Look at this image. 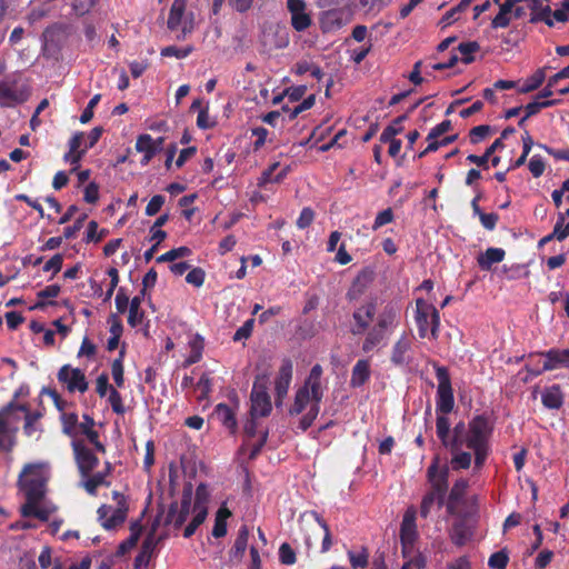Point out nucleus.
Returning <instances> with one entry per match:
<instances>
[{"mask_svg": "<svg viewBox=\"0 0 569 569\" xmlns=\"http://www.w3.org/2000/svg\"><path fill=\"white\" fill-rule=\"evenodd\" d=\"M84 139L86 134L82 132L73 134V137L69 141V151L63 157L66 162L77 164L80 161L81 157L88 150L86 148Z\"/></svg>", "mask_w": 569, "mask_h": 569, "instance_id": "obj_25", "label": "nucleus"}, {"mask_svg": "<svg viewBox=\"0 0 569 569\" xmlns=\"http://www.w3.org/2000/svg\"><path fill=\"white\" fill-rule=\"evenodd\" d=\"M462 446L465 445L460 440L459 426H456L453 430V438L449 446L453 455L451 459V466L453 469H467L471 465V453L461 451Z\"/></svg>", "mask_w": 569, "mask_h": 569, "instance_id": "obj_23", "label": "nucleus"}, {"mask_svg": "<svg viewBox=\"0 0 569 569\" xmlns=\"http://www.w3.org/2000/svg\"><path fill=\"white\" fill-rule=\"evenodd\" d=\"M103 485H108L106 481V475L98 472L92 477H89L87 480L82 482L83 488L88 493L94 496L97 493V488Z\"/></svg>", "mask_w": 569, "mask_h": 569, "instance_id": "obj_48", "label": "nucleus"}, {"mask_svg": "<svg viewBox=\"0 0 569 569\" xmlns=\"http://www.w3.org/2000/svg\"><path fill=\"white\" fill-rule=\"evenodd\" d=\"M550 104H551V101H539V100L528 103L525 108L526 114L519 121V126H522L528 118L538 113L542 108L549 107Z\"/></svg>", "mask_w": 569, "mask_h": 569, "instance_id": "obj_55", "label": "nucleus"}, {"mask_svg": "<svg viewBox=\"0 0 569 569\" xmlns=\"http://www.w3.org/2000/svg\"><path fill=\"white\" fill-rule=\"evenodd\" d=\"M553 236L559 241H562L569 236V221L565 223V218L561 214L553 228Z\"/></svg>", "mask_w": 569, "mask_h": 569, "instance_id": "obj_64", "label": "nucleus"}, {"mask_svg": "<svg viewBox=\"0 0 569 569\" xmlns=\"http://www.w3.org/2000/svg\"><path fill=\"white\" fill-rule=\"evenodd\" d=\"M142 299L143 291L141 292V296H136L130 300L128 323L132 328L138 327L143 321V311L140 308Z\"/></svg>", "mask_w": 569, "mask_h": 569, "instance_id": "obj_34", "label": "nucleus"}, {"mask_svg": "<svg viewBox=\"0 0 569 569\" xmlns=\"http://www.w3.org/2000/svg\"><path fill=\"white\" fill-rule=\"evenodd\" d=\"M111 375L117 385V387L121 388L124 383L123 378V362H122V353L119 358L114 359L111 365Z\"/></svg>", "mask_w": 569, "mask_h": 569, "instance_id": "obj_53", "label": "nucleus"}, {"mask_svg": "<svg viewBox=\"0 0 569 569\" xmlns=\"http://www.w3.org/2000/svg\"><path fill=\"white\" fill-rule=\"evenodd\" d=\"M230 511L226 508H220L216 515L212 536L216 538L224 537L227 533V519L230 517Z\"/></svg>", "mask_w": 569, "mask_h": 569, "instance_id": "obj_39", "label": "nucleus"}, {"mask_svg": "<svg viewBox=\"0 0 569 569\" xmlns=\"http://www.w3.org/2000/svg\"><path fill=\"white\" fill-rule=\"evenodd\" d=\"M417 537L416 510L415 508H409L403 515L400 528V540L405 556L412 551Z\"/></svg>", "mask_w": 569, "mask_h": 569, "instance_id": "obj_14", "label": "nucleus"}, {"mask_svg": "<svg viewBox=\"0 0 569 569\" xmlns=\"http://www.w3.org/2000/svg\"><path fill=\"white\" fill-rule=\"evenodd\" d=\"M348 558L353 568H366L369 561V552L361 547L358 550H349Z\"/></svg>", "mask_w": 569, "mask_h": 569, "instance_id": "obj_44", "label": "nucleus"}, {"mask_svg": "<svg viewBox=\"0 0 569 569\" xmlns=\"http://www.w3.org/2000/svg\"><path fill=\"white\" fill-rule=\"evenodd\" d=\"M505 256L506 252L501 248H488L477 258V261L482 270H490L492 264L501 262Z\"/></svg>", "mask_w": 569, "mask_h": 569, "instance_id": "obj_30", "label": "nucleus"}, {"mask_svg": "<svg viewBox=\"0 0 569 569\" xmlns=\"http://www.w3.org/2000/svg\"><path fill=\"white\" fill-rule=\"evenodd\" d=\"M436 377L438 380L437 411L448 413L452 410L455 403L450 377L447 369L443 367L437 368Z\"/></svg>", "mask_w": 569, "mask_h": 569, "instance_id": "obj_11", "label": "nucleus"}, {"mask_svg": "<svg viewBox=\"0 0 569 569\" xmlns=\"http://www.w3.org/2000/svg\"><path fill=\"white\" fill-rule=\"evenodd\" d=\"M406 119V116H400L393 120V122L383 129L380 134V141L387 143L390 140H395V137L402 130L401 123Z\"/></svg>", "mask_w": 569, "mask_h": 569, "instance_id": "obj_45", "label": "nucleus"}, {"mask_svg": "<svg viewBox=\"0 0 569 569\" xmlns=\"http://www.w3.org/2000/svg\"><path fill=\"white\" fill-rule=\"evenodd\" d=\"M186 10V0H173L169 18H168V28L172 31L178 30L182 20L187 17L184 16Z\"/></svg>", "mask_w": 569, "mask_h": 569, "instance_id": "obj_31", "label": "nucleus"}, {"mask_svg": "<svg viewBox=\"0 0 569 569\" xmlns=\"http://www.w3.org/2000/svg\"><path fill=\"white\" fill-rule=\"evenodd\" d=\"M72 448L74 451L76 460L81 473L87 477L93 470L99 460L98 458L83 445L81 440H72Z\"/></svg>", "mask_w": 569, "mask_h": 569, "instance_id": "obj_20", "label": "nucleus"}, {"mask_svg": "<svg viewBox=\"0 0 569 569\" xmlns=\"http://www.w3.org/2000/svg\"><path fill=\"white\" fill-rule=\"evenodd\" d=\"M17 487L18 495L26 499L20 507V515L23 518L36 517V462H29L23 467Z\"/></svg>", "mask_w": 569, "mask_h": 569, "instance_id": "obj_5", "label": "nucleus"}, {"mask_svg": "<svg viewBox=\"0 0 569 569\" xmlns=\"http://www.w3.org/2000/svg\"><path fill=\"white\" fill-rule=\"evenodd\" d=\"M445 415L446 413L438 415L436 428H437V436L441 440L442 445L445 447H449L452 441L449 438L450 422H449V419Z\"/></svg>", "mask_w": 569, "mask_h": 569, "instance_id": "obj_41", "label": "nucleus"}, {"mask_svg": "<svg viewBox=\"0 0 569 569\" xmlns=\"http://www.w3.org/2000/svg\"><path fill=\"white\" fill-rule=\"evenodd\" d=\"M190 355L186 359V365L198 362L202 357L203 339L200 336H194L189 341Z\"/></svg>", "mask_w": 569, "mask_h": 569, "instance_id": "obj_42", "label": "nucleus"}, {"mask_svg": "<svg viewBox=\"0 0 569 569\" xmlns=\"http://www.w3.org/2000/svg\"><path fill=\"white\" fill-rule=\"evenodd\" d=\"M398 309L387 306L378 316L376 325L367 332L362 343L363 352H370L385 345L387 335L398 322Z\"/></svg>", "mask_w": 569, "mask_h": 569, "instance_id": "obj_4", "label": "nucleus"}, {"mask_svg": "<svg viewBox=\"0 0 569 569\" xmlns=\"http://www.w3.org/2000/svg\"><path fill=\"white\" fill-rule=\"evenodd\" d=\"M108 400H109V403L111 405L112 410L116 413L122 415L124 412V406L122 403V398H121L120 393L114 388H110V393H109Z\"/></svg>", "mask_w": 569, "mask_h": 569, "instance_id": "obj_62", "label": "nucleus"}, {"mask_svg": "<svg viewBox=\"0 0 569 569\" xmlns=\"http://www.w3.org/2000/svg\"><path fill=\"white\" fill-rule=\"evenodd\" d=\"M412 339L402 335L392 347L391 361L396 366H403L411 360Z\"/></svg>", "mask_w": 569, "mask_h": 569, "instance_id": "obj_24", "label": "nucleus"}, {"mask_svg": "<svg viewBox=\"0 0 569 569\" xmlns=\"http://www.w3.org/2000/svg\"><path fill=\"white\" fill-rule=\"evenodd\" d=\"M208 510L207 507H192V520L184 528L183 537L190 538L197 530V528L204 521Z\"/></svg>", "mask_w": 569, "mask_h": 569, "instance_id": "obj_35", "label": "nucleus"}, {"mask_svg": "<svg viewBox=\"0 0 569 569\" xmlns=\"http://www.w3.org/2000/svg\"><path fill=\"white\" fill-rule=\"evenodd\" d=\"M542 405L551 410H557L563 405V393L560 386L552 385L546 388L541 393Z\"/></svg>", "mask_w": 569, "mask_h": 569, "instance_id": "obj_26", "label": "nucleus"}, {"mask_svg": "<svg viewBox=\"0 0 569 569\" xmlns=\"http://www.w3.org/2000/svg\"><path fill=\"white\" fill-rule=\"evenodd\" d=\"M208 510L207 507H192V520L184 528L183 537L190 538L197 530V528L204 521Z\"/></svg>", "mask_w": 569, "mask_h": 569, "instance_id": "obj_36", "label": "nucleus"}, {"mask_svg": "<svg viewBox=\"0 0 569 569\" xmlns=\"http://www.w3.org/2000/svg\"><path fill=\"white\" fill-rule=\"evenodd\" d=\"M31 96V89L14 74L0 81V106L12 107L22 103Z\"/></svg>", "mask_w": 569, "mask_h": 569, "instance_id": "obj_7", "label": "nucleus"}, {"mask_svg": "<svg viewBox=\"0 0 569 569\" xmlns=\"http://www.w3.org/2000/svg\"><path fill=\"white\" fill-rule=\"evenodd\" d=\"M443 500H445V496H440L439 493L435 492V491H430L428 492L423 499H422V502H421V508H420V513L423 518H426L432 506L435 503H438L439 507L442 506L443 503Z\"/></svg>", "mask_w": 569, "mask_h": 569, "instance_id": "obj_43", "label": "nucleus"}, {"mask_svg": "<svg viewBox=\"0 0 569 569\" xmlns=\"http://www.w3.org/2000/svg\"><path fill=\"white\" fill-rule=\"evenodd\" d=\"M213 418L222 423L231 433L237 430V419L233 410L224 405L219 403L213 411Z\"/></svg>", "mask_w": 569, "mask_h": 569, "instance_id": "obj_27", "label": "nucleus"}, {"mask_svg": "<svg viewBox=\"0 0 569 569\" xmlns=\"http://www.w3.org/2000/svg\"><path fill=\"white\" fill-rule=\"evenodd\" d=\"M60 418L63 433L74 440L78 436V416L73 412H62Z\"/></svg>", "mask_w": 569, "mask_h": 569, "instance_id": "obj_38", "label": "nucleus"}, {"mask_svg": "<svg viewBox=\"0 0 569 569\" xmlns=\"http://www.w3.org/2000/svg\"><path fill=\"white\" fill-rule=\"evenodd\" d=\"M22 420L24 433L31 436L34 430L36 413L31 412L30 406L11 400L0 409V452L12 451Z\"/></svg>", "mask_w": 569, "mask_h": 569, "instance_id": "obj_2", "label": "nucleus"}, {"mask_svg": "<svg viewBox=\"0 0 569 569\" xmlns=\"http://www.w3.org/2000/svg\"><path fill=\"white\" fill-rule=\"evenodd\" d=\"M261 41L269 50L283 49L290 41L288 29L279 23H266Z\"/></svg>", "mask_w": 569, "mask_h": 569, "instance_id": "obj_12", "label": "nucleus"}, {"mask_svg": "<svg viewBox=\"0 0 569 569\" xmlns=\"http://www.w3.org/2000/svg\"><path fill=\"white\" fill-rule=\"evenodd\" d=\"M279 167V162L272 163L267 170L262 172L261 178L259 179V186L262 187L269 182H280L288 173V167L283 168L281 171L274 174L276 170Z\"/></svg>", "mask_w": 569, "mask_h": 569, "instance_id": "obj_37", "label": "nucleus"}, {"mask_svg": "<svg viewBox=\"0 0 569 569\" xmlns=\"http://www.w3.org/2000/svg\"><path fill=\"white\" fill-rule=\"evenodd\" d=\"M194 50L193 46H186L178 48L176 46H168L161 49L162 57H174L177 59L187 58Z\"/></svg>", "mask_w": 569, "mask_h": 569, "instance_id": "obj_47", "label": "nucleus"}, {"mask_svg": "<svg viewBox=\"0 0 569 569\" xmlns=\"http://www.w3.org/2000/svg\"><path fill=\"white\" fill-rule=\"evenodd\" d=\"M545 80V73L542 70H538L532 77H530L526 83L519 89V92L527 93L539 88Z\"/></svg>", "mask_w": 569, "mask_h": 569, "instance_id": "obj_51", "label": "nucleus"}, {"mask_svg": "<svg viewBox=\"0 0 569 569\" xmlns=\"http://www.w3.org/2000/svg\"><path fill=\"white\" fill-rule=\"evenodd\" d=\"M508 560V555L503 550L497 551L490 556L488 566L491 569H506Z\"/></svg>", "mask_w": 569, "mask_h": 569, "instance_id": "obj_56", "label": "nucleus"}, {"mask_svg": "<svg viewBox=\"0 0 569 569\" xmlns=\"http://www.w3.org/2000/svg\"><path fill=\"white\" fill-rule=\"evenodd\" d=\"M98 2V0H72V9L79 16L88 13Z\"/></svg>", "mask_w": 569, "mask_h": 569, "instance_id": "obj_60", "label": "nucleus"}, {"mask_svg": "<svg viewBox=\"0 0 569 569\" xmlns=\"http://www.w3.org/2000/svg\"><path fill=\"white\" fill-rule=\"evenodd\" d=\"M164 203V197L161 194L153 196L146 207V214L151 217L157 214Z\"/></svg>", "mask_w": 569, "mask_h": 569, "instance_id": "obj_63", "label": "nucleus"}, {"mask_svg": "<svg viewBox=\"0 0 569 569\" xmlns=\"http://www.w3.org/2000/svg\"><path fill=\"white\" fill-rule=\"evenodd\" d=\"M480 49L479 44L475 41L463 42L458 46V51L461 54V60L465 63H470L473 61L472 54Z\"/></svg>", "mask_w": 569, "mask_h": 569, "instance_id": "obj_49", "label": "nucleus"}, {"mask_svg": "<svg viewBox=\"0 0 569 569\" xmlns=\"http://www.w3.org/2000/svg\"><path fill=\"white\" fill-rule=\"evenodd\" d=\"M415 318L421 338L427 337L428 332L431 333L432 338H437L440 316L433 305L428 303L423 299H417Z\"/></svg>", "mask_w": 569, "mask_h": 569, "instance_id": "obj_9", "label": "nucleus"}, {"mask_svg": "<svg viewBox=\"0 0 569 569\" xmlns=\"http://www.w3.org/2000/svg\"><path fill=\"white\" fill-rule=\"evenodd\" d=\"M375 315L376 303L373 301H368L357 308L352 315L355 325L351 328V332L353 335L365 333L368 330Z\"/></svg>", "mask_w": 569, "mask_h": 569, "instance_id": "obj_18", "label": "nucleus"}, {"mask_svg": "<svg viewBox=\"0 0 569 569\" xmlns=\"http://www.w3.org/2000/svg\"><path fill=\"white\" fill-rule=\"evenodd\" d=\"M559 368L569 369V349H550L545 352V360L541 368L528 367L535 376L541 375L543 371H550Z\"/></svg>", "mask_w": 569, "mask_h": 569, "instance_id": "obj_15", "label": "nucleus"}, {"mask_svg": "<svg viewBox=\"0 0 569 569\" xmlns=\"http://www.w3.org/2000/svg\"><path fill=\"white\" fill-rule=\"evenodd\" d=\"M349 21V12L341 8L323 11L320 16V27L323 32H335Z\"/></svg>", "mask_w": 569, "mask_h": 569, "instance_id": "obj_16", "label": "nucleus"}, {"mask_svg": "<svg viewBox=\"0 0 569 569\" xmlns=\"http://www.w3.org/2000/svg\"><path fill=\"white\" fill-rule=\"evenodd\" d=\"M280 561L283 565H293L296 562V553L288 543H282L279 548Z\"/></svg>", "mask_w": 569, "mask_h": 569, "instance_id": "obj_61", "label": "nucleus"}, {"mask_svg": "<svg viewBox=\"0 0 569 569\" xmlns=\"http://www.w3.org/2000/svg\"><path fill=\"white\" fill-rule=\"evenodd\" d=\"M256 418H252L246 423L244 426V432L248 437V443L252 447L250 457L253 458L259 453L261 448L264 446L267 440V431H262L259 439L257 441H253V437L256 435L257 430V423L254 421Z\"/></svg>", "mask_w": 569, "mask_h": 569, "instance_id": "obj_28", "label": "nucleus"}, {"mask_svg": "<svg viewBox=\"0 0 569 569\" xmlns=\"http://www.w3.org/2000/svg\"><path fill=\"white\" fill-rule=\"evenodd\" d=\"M136 149L138 152L143 153V158L141 160L143 166L148 164L158 152L157 147L153 144V138L147 133L140 134L137 138Z\"/></svg>", "mask_w": 569, "mask_h": 569, "instance_id": "obj_29", "label": "nucleus"}, {"mask_svg": "<svg viewBox=\"0 0 569 569\" xmlns=\"http://www.w3.org/2000/svg\"><path fill=\"white\" fill-rule=\"evenodd\" d=\"M191 254V249L188 247H179L169 250L168 252L159 256L157 258V262H172L179 258L189 257Z\"/></svg>", "mask_w": 569, "mask_h": 569, "instance_id": "obj_46", "label": "nucleus"}, {"mask_svg": "<svg viewBox=\"0 0 569 569\" xmlns=\"http://www.w3.org/2000/svg\"><path fill=\"white\" fill-rule=\"evenodd\" d=\"M293 373L292 361L288 358L283 359L274 380V402L277 407L282 406L288 395Z\"/></svg>", "mask_w": 569, "mask_h": 569, "instance_id": "obj_13", "label": "nucleus"}, {"mask_svg": "<svg viewBox=\"0 0 569 569\" xmlns=\"http://www.w3.org/2000/svg\"><path fill=\"white\" fill-rule=\"evenodd\" d=\"M50 478L47 463H38V520L49 521L56 517L57 506L43 497V485Z\"/></svg>", "mask_w": 569, "mask_h": 569, "instance_id": "obj_10", "label": "nucleus"}, {"mask_svg": "<svg viewBox=\"0 0 569 569\" xmlns=\"http://www.w3.org/2000/svg\"><path fill=\"white\" fill-rule=\"evenodd\" d=\"M206 273L201 268L191 269L186 276V281L197 288L201 287L204 282Z\"/></svg>", "mask_w": 569, "mask_h": 569, "instance_id": "obj_57", "label": "nucleus"}, {"mask_svg": "<svg viewBox=\"0 0 569 569\" xmlns=\"http://www.w3.org/2000/svg\"><path fill=\"white\" fill-rule=\"evenodd\" d=\"M249 531L247 527H241L238 536L234 540L233 547L231 548L230 555L232 558H241L246 551L248 545Z\"/></svg>", "mask_w": 569, "mask_h": 569, "instance_id": "obj_40", "label": "nucleus"}, {"mask_svg": "<svg viewBox=\"0 0 569 569\" xmlns=\"http://www.w3.org/2000/svg\"><path fill=\"white\" fill-rule=\"evenodd\" d=\"M552 11L550 9V7H536L533 8V11H532V16H531V21L532 22H538V21H543L546 22L548 26H553V20H552Z\"/></svg>", "mask_w": 569, "mask_h": 569, "instance_id": "obj_50", "label": "nucleus"}, {"mask_svg": "<svg viewBox=\"0 0 569 569\" xmlns=\"http://www.w3.org/2000/svg\"><path fill=\"white\" fill-rule=\"evenodd\" d=\"M529 170L535 178L540 177L546 168V163L540 156H532L529 160Z\"/></svg>", "mask_w": 569, "mask_h": 569, "instance_id": "obj_59", "label": "nucleus"}, {"mask_svg": "<svg viewBox=\"0 0 569 569\" xmlns=\"http://www.w3.org/2000/svg\"><path fill=\"white\" fill-rule=\"evenodd\" d=\"M59 380L64 383L69 391L84 392L88 389V382L84 373L80 369H73L63 366L58 373Z\"/></svg>", "mask_w": 569, "mask_h": 569, "instance_id": "obj_17", "label": "nucleus"}, {"mask_svg": "<svg viewBox=\"0 0 569 569\" xmlns=\"http://www.w3.org/2000/svg\"><path fill=\"white\" fill-rule=\"evenodd\" d=\"M268 373H261L256 377L253 387L251 390L250 401L251 409L250 416L252 418L267 417L271 412L272 405L270 396L268 395Z\"/></svg>", "mask_w": 569, "mask_h": 569, "instance_id": "obj_8", "label": "nucleus"}, {"mask_svg": "<svg viewBox=\"0 0 569 569\" xmlns=\"http://www.w3.org/2000/svg\"><path fill=\"white\" fill-rule=\"evenodd\" d=\"M287 8L291 14V24L297 31H305L311 26V17L307 12L303 0H287Z\"/></svg>", "mask_w": 569, "mask_h": 569, "instance_id": "obj_19", "label": "nucleus"}, {"mask_svg": "<svg viewBox=\"0 0 569 569\" xmlns=\"http://www.w3.org/2000/svg\"><path fill=\"white\" fill-rule=\"evenodd\" d=\"M157 540L152 532H150L142 543L140 553L137 557V561L148 560L156 547Z\"/></svg>", "mask_w": 569, "mask_h": 569, "instance_id": "obj_52", "label": "nucleus"}, {"mask_svg": "<svg viewBox=\"0 0 569 569\" xmlns=\"http://www.w3.org/2000/svg\"><path fill=\"white\" fill-rule=\"evenodd\" d=\"M60 287L58 284L48 286L46 289L38 292V308L50 303V299L58 296Z\"/></svg>", "mask_w": 569, "mask_h": 569, "instance_id": "obj_54", "label": "nucleus"}, {"mask_svg": "<svg viewBox=\"0 0 569 569\" xmlns=\"http://www.w3.org/2000/svg\"><path fill=\"white\" fill-rule=\"evenodd\" d=\"M322 367L315 365L303 385L296 391L295 401L289 409L291 416H297L307 410L299 421V428L306 431L320 412V402L325 393L322 382Z\"/></svg>", "mask_w": 569, "mask_h": 569, "instance_id": "obj_1", "label": "nucleus"}, {"mask_svg": "<svg viewBox=\"0 0 569 569\" xmlns=\"http://www.w3.org/2000/svg\"><path fill=\"white\" fill-rule=\"evenodd\" d=\"M142 532V526L139 521H134L130 526V536L128 539L123 540L118 548L119 555H126L129 552L140 539Z\"/></svg>", "mask_w": 569, "mask_h": 569, "instance_id": "obj_33", "label": "nucleus"}, {"mask_svg": "<svg viewBox=\"0 0 569 569\" xmlns=\"http://www.w3.org/2000/svg\"><path fill=\"white\" fill-rule=\"evenodd\" d=\"M460 431V440L462 443L475 452V465L481 468L488 451L489 438L492 431L489 420L483 416H477L469 422L468 431H465V426L458 425Z\"/></svg>", "mask_w": 569, "mask_h": 569, "instance_id": "obj_3", "label": "nucleus"}, {"mask_svg": "<svg viewBox=\"0 0 569 569\" xmlns=\"http://www.w3.org/2000/svg\"><path fill=\"white\" fill-rule=\"evenodd\" d=\"M512 13L499 8L498 14L492 19L491 26L495 29L507 28L511 22Z\"/></svg>", "mask_w": 569, "mask_h": 569, "instance_id": "obj_58", "label": "nucleus"}, {"mask_svg": "<svg viewBox=\"0 0 569 569\" xmlns=\"http://www.w3.org/2000/svg\"><path fill=\"white\" fill-rule=\"evenodd\" d=\"M114 506L102 505L97 513L101 526L107 530H112L121 526L128 516L129 505L123 493L113 491Z\"/></svg>", "mask_w": 569, "mask_h": 569, "instance_id": "obj_6", "label": "nucleus"}, {"mask_svg": "<svg viewBox=\"0 0 569 569\" xmlns=\"http://www.w3.org/2000/svg\"><path fill=\"white\" fill-rule=\"evenodd\" d=\"M192 489L191 486L183 490L180 507H171L169 517L176 527L184 523L190 515H192Z\"/></svg>", "mask_w": 569, "mask_h": 569, "instance_id": "obj_22", "label": "nucleus"}, {"mask_svg": "<svg viewBox=\"0 0 569 569\" xmlns=\"http://www.w3.org/2000/svg\"><path fill=\"white\" fill-rule=\"evenodd\" d=\"M370 377V365L368 360H359L352 369L350 383L353 387L362 386Z\"/></svg>", "mask_w": 569, "mask_h": 569, "instance_id": "obj_32", "label": "nucleus"}, {"mask_svg": "<svg viewBox=\"0 0 569 569\" xmlns=\"http://www.w3.org/2000/svg\"><path fill=\"white\" fill-rule=\"evenodd\" d=\"M448 467L439 468L438 458L433 460L428 469V480L431 485V491L446 496L448 490Z\"/></svg>", "mask_w": 569, "mask_h": 569, "instance_id": "obj_21", "label": "nucleus"}]
</instances>
